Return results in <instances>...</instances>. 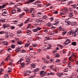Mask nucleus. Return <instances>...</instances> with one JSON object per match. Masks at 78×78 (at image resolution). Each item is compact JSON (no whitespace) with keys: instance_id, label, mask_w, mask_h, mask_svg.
I'll return each mask as SVG.
<instances>
[{"instance_id":"obj_1","label":"nucleus","mask_w":78,"mask_h":78,"mask_svg":"<svg viewBox=\"0 0 78 78\" xmlns=\"http://www.w3.org/2000/svg\"><path fill=\"white\" fill-rule=\"evenodd\" d=\"M70 40L68 39L66 41V42L64 43V45H68V44H70Z\"/></svg>"},{"instance_id":"obj_2","label":"nucleus","mask_w":78,"mask_h":78,"mask_svg":"<svg viewBox=\"0 0 78 78\" xmlns=\"http://www.w3.org/2000/svg\"><path fill=\"white\" fill-rule=\"evenodd\" d=\"M41 28L40 27H37L36 29H34L33 30V32H37V30H41Z\"/></svg>"},{"instance_id":"obj_3","label":"nucleus","mask_w":78,"mask_h":78,"mask_svg":"<svg viewBox=\"0 0 78 78\" xmlns=\"http://www.w3.org/2000/svg\"><path fill=\"white\" fill-rule=\"evenodd\" d=\"M35 1V0H27V1L26 2V3L27 4L30 3H33V2Z\"/></svg>"},{"instance_id":"obj_4","label":"nucleus","mask_w":78,"mask_h":78,"mask_svg":"<svg viewBox=\"0 0 78 78\" xmlns=\"http://www.w3.org/2000/svg\"><path fill=\"white\" fill-rule=\"evenodd\" d=\"M27 43H26V44H25V47H28L29 45H30V42L29 41H28L27 42ZM29 42V43H28Z\"/></svg>"},{"instance_id":"obj_5","label":"nucleus","mask_w":78,"mask_h":78,"mask_svg":"<svg viewBox=\"0 0 78 78\" xmlns=\"http://www.w3.org/2000/svg\"><path fill=\"white\" fill-rule=\"evenodd\" d=\"M7 14V13L5 11L4 12H3L2 13V16H6V15L4 14Z\"/></svg>"},{"instance_id":"obj_6","label":"nucleus","mask_w":78,"mask_h":78,"mask_svg":"<svg viewBox=\"0 0 78 78\" xmlns=\"http://www.w3.org/2000/svg\"><path fill=\"white\" fill-rule=\"evenodd\" d=\"M20 48L18 47L15 50V51H17L18 52H19V51H20V50H20Z\"/></svg>"},{"instance_id":"obj_7","label":"nucleus","mask_w":78,"mask_h":78,"mask_svg":"<svg viewBox=\"0 0 78 78\" xmlns=\"http://www.w3.org/2000/svg\"><path fill=\"white\" fill-rule=\"evenodd\" d=\"M3 26L4 29H5V28H7V27H9V26L8 25H4V24L3 25Z\"/></svg>"},{"instance_id":"obj_8","label":"nucleus","mask_w":78,"mask_h":78,"mask_svg":"<svg viewBox=\"0 0 78 78\" xmlns=\"http://www.w3.org/2000/svg\"><path fill=\"white\" fill-rule=\"evenodd\" d=\"M46 25L47 26V27H49L51 26V23H50L49 22L48 23L46 24Z\"/></svg>"},{"instance_id":"obj_9","label":"nucleus","mask_w":78,"mask_h":78,"mask_svg":"<svg viewBox=\"0 0 78 78\" xmlns=\"http://www.w3.org/2000/svg\"><path fill=\"white\" fill-rule=\"evenodd\" d=\"M71 33H72V34H73V33H75V32H74L73 31H72V30H71V31L69 32L68 34L69 35H71L72 34Z\"/></svg>"},{"instance_id":"obj_10","label":"nucleus","mask_w":78,"mask_h":78,"mask_svg":"<svg viewBox=\"0 0 78 78\" xmlns=\"http://www.w3.org/2000/svg\"><path fill=\"white\" fill-rule=\"evenodd\" d=\"M27 34L28 35H29V34H31V31L30 30H27Z\"/></svg>"},{"instance_id":"obj_11","label":"nucleus","mask_w":78,"mask_h":78,"mask_svg":"<svg viewBox=\"0 0 78 78\" xmlns=\"http://www.w3.org/2000/svg\"><path fill=\"white\" fill-rule=\"evenodd\" d=\"M69 17H73V14L72 13H69Z\"/></svg>"},{"instance_id":"obj_12","label":"nucleus","mask_w":78,"mask_h":78,"mask_svg":"<svg viewBox=\"0 0 78 78\" xmlns=\"http://www.w3.org/2000/svg\"><path fill=\"white\" fill-rule=\"evenodd\" d=\"M2 43H3V44H4V45H7V44H8V42H7L6 41H3Z\"/></svg>"},{"instance_id":"obj_13","label":"nucleus","mask_w":78,"mask_h":78,"mask_svg":"<svg viewBox=\"0 0 78 78\" xmlns=\"http://www.w3.org/2000/svg\"><path fill=\"white\" fill-rule=\"evenodd\" d=\"M72 45H74V46H75L76 45V43L75 42H73L72 43Z\"/></svg>"},{"instance_id":"obj_14","label":"nucleus","mask_w":78,"mask_h":78,"mask_svg":"<svg viewBox=\"0 0 78 78\" xmlns=\"http://www.w3.org/2000/svg\"><path fill=\"white\" fill-rule=\"evenodd\" d=\"M4 78H9V76L7 74H5L4 75Z\"/></svg>"},{"instance_id":"obj_15","label":"nucleus","mask_w":78,"mask_h":78,"mask_svg":"<svg viewBox=\"0 0 78 78\" xmlns=\"http://www.w3.org/2000/svg\"><path fill=\"white\" fill-rule=\"evenodd\" d=\"M25 66V63H22L21 65V67H24Z\"/></svg>"},{"instance_id":"obj_16","label":"nucleus","mask_w":78,"mask_h":78,"mask_svg":"<svg viewBox=\"0 0 78 78\" xmlns=\"http://www.w3.org/2000/svg\"><path fill=\"white\" fill-rule=\"evenodd\" d=\"M45 38L46 40H50V38L49 37H46Z\"/></svg>"},{"instance_id":"obj_17","label":"nucleus","mask_w":78,"mask_h":78,"mask_svg":"<svg viewBox=\"0 0 78 78\" xmlns=\"http://www.w3.org/2000/svg\"><path fill=\"white\" fill-rule=\"evenodd\" d=\"M71 6H73V8H76V5H71Z\"/></svg>"},{"instance_id":"obj_18","label":"nucleus","mask_w":78,"mask_h":78,"mask_svg":"<svg viewBox=\"0 0 78 78\" xmlns=\"http://www.w3.org/2000/svg\"><path fill=\"white\" fill-rule=\"evenodd\" d=\"M15 12H16V10L13 9L12 11V14H14V13H15Z\"/></svg>"},{"instance_id":"obj_19","label":"nucleus","mask_w":78,"mask_h":78,"mask_svg":"<svg viewBox=\"0 0 78 78\" xmlns=\"http://www.w3.org/2000/svg\"><path fill=\"white\" fill-rule=\"evenodd\" d=\"M30 21V19H28L27 20H26L25 22L24 23L25 24H26L27 23H28V22Z\"/></svg>"},{"instance_id":"obj_20","label":"nucleus","mask_w":78,"mask_h":78,"mask_svg":"<svg viewBox=\"0 0 78 78\" xmlns=\"http://www.w3.org/2000/svg\"><path fill=\"white\" fill-rule=\"evenodd\" d=\"M30 54H27L26 55V57H27V58H28L27 59L29 58V57H30Z\"/></svg>"},{"instance_id":"obj_21","label":"nucleus","mask_w":78,"mask_h":78,"mask_svg":"<svg viewBox=\"0 0 78 78\" xmlns=\"http://www.w3.org/2000/svg\"><path fill=\"white\" fill-rule=\"evenodd\" d=\"M18 44H19L20 45H22V41H18L17 42Z\"/></svg>"},{"instance_id":"obj_22","label":"nucleus","mask_w":78,"mask_h":78,"mask_svg":"<svg viewBox=\"0 0 78 78\" xmlns=\"http://www.w3.org/2000/svg\"><path fill=\"white\" fill-rule=\"evenodd\" d=\"M63 71L64 72H68V69L67 68L65 69Z\"/></svg>"},{"instance_id":"obj_23","label":"nucleus","mask_w":78,"mask_h":78,"mask_svg":"<svg viewBox=\"0 0 78 78\" xmlns=\"http://www.w3.org/2000/svg\"><path fill=\"white\" fill-rule=\"evenodd\" d=\"M17 33H18V34H20L22 33V31L20 30L18 31Z\"/></svg>"},{"instance_id":"obj_24","label":"nucleus","mask_w":78,"mask_h":78,"mask_svg":"<svg viewBox=\"0 0 78 78\" xmlns=\"http://www.w3.org/2000/svg\"><path fill=\"white\" fill-rule=\"evenodd\" d=\"M11 47L12 48H15V45L12 44L11 46Z\"/></svg>"},{"instance_id":"obj_25","label":"nucleus","mask_w":78,"mask_h":78,"mask_svg":"<svg viewBox=\"0 0 78 78\" xmlns=\"http://www.w3.org/2000/svg\"><path fill=\"white\" fill-rule=\"evenodd\" d=\"M42 51V49H37V53H39L40 51Z\"/></svg>"},{"instance_id":"obj_26","label":"nucleus","mask_w":78,"mask_h":78,"mask_svg":"<svg viewBox=\"0 0 78 78\" xmlns=\"http://www.w3.org/2000/svg\"><path fill=\"white\" fill-rule=\"evenodd\" d=\"M57 55H55V57H56V58H59V55L58 54H57Z\"/></svg>"},{"instance_id":"obj_27","label":"nucleus","mask_w":78,"mask_h":78,"mask_svg":"<svg viewBox=\"0 0 78 78\" xmlns=\"http://www.w3.org/2000/svg\"><path fill=\"white\" fill-rule=\"evenodd\" d=\"M50 69H52L53 68V65H52L51 66H50Z\"/></svg>"},{"instance_id":"obj_28","label":"nucleus","mask_w":78,"mask_h":78,"mask_svg":"<svg viewBox=\"0 0 78 78\" xmlns=\"http://www.w3.org/2000/svg\"><path fill=\"white\" fill-rule=\"evenodd\" d=\"M6 6V5H3L1 6V9L2 8H3Z\"/></svg>"},{"instance_id":"obj_29","label":"nucleus","mask_w":78,"mask_h":78,"mask_svg":"<svg viewBox=\"0 0 78 78\" xmlns=\"http://www.w3.org/2000/svg\"><path fill=\"white\" fill-rule=\"evenodd\" d=\"M44 72V71H41V72H40V75H42L43 73H44L43 72Z\"/></svg>"},{"instance_id":"obj_30","label":"nucleus","mask_w":78,"mask_h":78,"mask_svg":"<svg viewBox=\"0 0 78 78\" xmlns=\"http://www.w3.org/2000/svg\"><path fill=\"white\" fill-rule=\"evenodd\" d=\"M60 61V60H59V59H57L56 60L55 62H59Z\"/></svg>"},{"instance_id":"obj_31","label":"nucleus","mask_w":78,"mask_h":78,"mask_svg":"<svg viewBox=\"0 0 78 78\" xmlns=\"http://www.w3.org/2000/svg\"><path fill=\"white\" fill-rule=\"evenodd\" d=\"M67 33V31H65L62 32L63 33V35L64 36V35H65Z\"/></svg>"},{"instance_id":"obj_32","label":"nucleus","mask_w":78,"mask_h":78,"mask_svg":"<svg viewBox=\"0 0 78 78\" xmlns=\"http://www.w3.org/2000/svg\"><path fill=\"white\" fill-rule=\"evenodd\" d=\"M49 75H55V74L54 73H49Z\"/></svg>"},{"instance_id":"obj_33","label":"nucleus","mask_w":78,"mask_h":78,"mask_svg":"<svg viewBox=\"0 0 78 78\" xmlns=\"http://www.w3.org/2000/svg\"><path fill=\"white\" fill-rule=\"evenodd\" d=\"M58 13V11H55L53 13V14H57Z\"/></svg>"},{"instance_id":"obj_34","label":"nucleus","mask_w":78,"mask_h":78,"mask_svg":"<svg viewBox=\"0 0 78 78\" xmlns=\"http://www.w3.org/2000/svg\"><path fill=\"white\" fill-rule=\"evenodd\" d=\"M52 27L51 28L52 30H54V29H55V28L53 26V25H52Z\"/></svg>"},{"instance_id":"obj_35","label":"nucleus","mask_w":78,"mask_h":78,"mask_svg":"<svg viewBox=\"0 0 78 78\" xmlns=\"http://www.w3.org/2000/svg\"><path fill=\"white\" fill-rule=\"evenodd\" d=\"M24 11H26V12H28L29 11V10L26 9V10H24Z\"/></svg>"},{"instance_id":"obj_36","label":"nucleus","mask_w":78,"mask_h":78,"mask_svg":"<svg viewBox=\"0 0 78 78\" xmlns=\"http://www.w3.org/2000/svg\"><path fill=\"white\" fill-rule=\"evenodd\" d=\"M12 72V69H9L8 71V72H9V73H10V72Z\"/></svg>"},{"instance_id":"obj_37","label":"nucleus","mask_w":78,"mask_h":78,"mask_svg":"<svg viewBox=\"0 0 78 78\" xmlns=\"http://www.w3.org/2000/svg\"><path fill=\"white\" fill-rule=\"evenodd\" d=\"M37 6H38L39 7H41V6H42L41 5L39 4H37Z\"/></svg>"},{"instance_id":"obj_38","label":"nucleus","mask_w":78,"mask_h":78,"mask_svg":"<svg viewBox=\"0 0 78 78\" xmlns=\"http://www.w3.org/2000/svg\"><path fill=\"white\" fill-rule=\"evenodd\" d=\"M59 23V22H57V23H53V25H55V27H56V23Z\"/></svg>"},{"instance_id":"obj_39","label":"nucleus","mask_w":78,"mask_h":78,"mask_svg":"<svg viewBox=\"0 0 78 78\" xmlns=\"http://www.w3.org/2000/svg\"><path fill=\"white\" fill-rule=\"evenodd\" d=\"M36 22H37L38 23H39V22H41V20H37Z\"/></svg>"},{"instance_id":"obj_40","label":"nucleus","mask_w":78,"mask_h":78,"mask_svg":"<svg viewBox=\"0 0 78 78\" xmlns=\"http://www.w3.org/2000/svg\"><path fill=\"white\" fill-rule=\"evenodd\" d=\"M5 20H0V22H5Z\"/></svg>"},{"instance_id":"obj_41","label":"nucleus","mask_w":78,"mask_h":78,"mask_svg":"<svg viewBox=\"0 0 78 78\" xmlns=\"http://www.w3.org/2000/svg\"><path fill=\"white\" fill-rule=\"evenodd\" d=\"M23 25V23H21L18 26H19V27H22Z\"/></svg>"},{"instance_id":"obj_42","label":"nucleus","mask_w":78,"mask_h":78,"mask_svg":"<svg viewBox=\"0 0 78 78\" xmlns=\"http://www.w3.org/2000/svg\"><path fill=\"white\" fill-rule=\"evenodd\" d=\"M21 51H22L23 53H25V52H26V51H25V50L24 49L21 50Z\"/></svg>"},{"instance_id":"obj_43","label":"nucleus","mask_w":78,"mask_h":78,"mask_svg":"<svg viewBox=\"0 0 78 78\" xmlns=\"http://www.w3.org/2000/svg\"><path fill=\"white\" fill-rule=\"evenodd\" d=\"M41 75L42 77H43V76H44V75H45L46 74H44V73H43V74Z\"/></svg>"},{"instance_id":"obj_44","label":"nucleus","mask_w":78,"mask_h":78,"mask_svg":"<svg viewBox=\"0 0 78 78\" xmlns=\"http://www.w3.org/2000/svg\"><path fill=\"white\" fill-rule=\"evenodd\" d=\"M44 32H45V33H48V30H44Z\"/></svg>"},{"instance_id":"obj_45","label":"nucleus","mask_w":78,"mask_h":78,"mask_svg":"<svg viewBox=\"0 0 78 78\" xmlns=\"http://www.w3.org/2000/svg\"><path fill=\"white\" fill-rule=\"evenodd\" d=\"M72 56H70V57H69V61H70V59H71V58H72Z\"/></svg>"},{"instance_id":"obj_46","label":"nucleus","mask_w":78,"mask_h":78,"mask_svg":"<svg viewBox=\"0 0 78 78\" xmlns=\"http://www.w3.org/2000/svg\"><path fill=\"white\" fill-rule=\"evenodd\" d=\"M27 73H28L27 72H26L25 73H24V75H26V76H27V75H28V74H27Z\"/></svg>"},{"instance_id":"obj_47","label":"nucleus","mask_w":78,"mask_h":78,"mask_svg":"<svg viewBox=\"0 0 78 78\" xmlns=\"http://www.w3.org/2000/svg\"><path fill=\"white\" fill-rule=\"evenodd\" d=\"M11 50V48H9V49H8V51H9V52L10 53L11 52L9 51H10V50Z\"/></svg>"},{"instance_id":"obj_48","label":"nucleus","mask_w":78,"mask_h":78,"mask_svg":"<svg viewBox=\"0 0 78 78\" xmlns=\"http://www.w3.org/2000/svg\"><path fill=\"white\" fill-rule=\"evenodd\" d=\"M3 34V31H1L0 32V34Z\"/></svg>"},{"instance_id":"obj_49","label":"nucleus","mask_w":78,"mask_h":78,"mask_svg":"<svg viewBox=\"0 0 78 78\" xmlns=\"http://www.w3.org/2000/svg\"><path fill=\"white\" fill-rule=\"evenodd\" d=\"M50 60L51 61H52L53 62H54V60H53V59H50Z\"/></svg>"},{"instance_id":"obj_50","label":"nucleus","mask_w":78,"mask_h":78,"mask_svg":"<svg viewBox=\"0 0 78 78\" xmlns=\"http://www.w3.org/2000/svg\"><path fill=\"white\" fill-rule=\"evenodd\" d=\"M45 68H46V66H44L42 68L43 69H45Z\"/></svg>"},{"instance_id":"obj_51","label":"nucleus","mask_w":78,"mask_h":78,"mask_svg":"<svg viewBox=\"0 0 78 78\" xmlns=\"http://www.w3.org/2000/svg\"><path fill=\"white\" fill-rule=\"evenodd\" d=\"M69 11H72L73 9H72L69 8Z\"/></svg>"},{"instance_id":"obj_52","label":"nucleus","mask_w":78,"mask_h":78,"mask_svg":"<svg viewBox=\"0 0 78 78\" xmlns=\"http://www.w3.org/2000/svg\"><path fill=\"white\" fill-rule=\"evenodd\" d=\"M10 3V5H14V4H15L13 2H11Z\"/></svg>"},{"instance_id":"obj_53","label":"nucleus","mask_w":78,"mask_h":78,"mask_svg":"<svg viewBox=\"0 0 78 78\" xmlns=\"http://www.w3.org/2000/svg\"><path fill=\"white\" fill-rule=\"evenodd\" d=\"M72 3V1H69V2L68 3L69 5L70 4V3Z\"/></svg>"},{"instance_id":"obj_54","label":"nucleus","mask_w":78,"mask_h":78,"mask_svg":"<svg viewBox=\"0 0 78 78\" xmlns=\"http://www.w3.org/2000/svg\"><path fill=\"white\" fill-rule=\"evenodd\" d=\"M35 70L36 72H37V71H39V69H35Z\"/></svg>"},{"instance_id":"obj_55","label":"nucleus","mask_w":78,"mask_h":78,"mask_svg":"<svg viewBox=\"0 0 78 78\" xmlns=\"http://www.w3.org/2000/svg\"><path fill=\"white\" fill-rule=\"evenodd\" d=\"M63 75V73H61L60 74H59L58 75V76H60V75Z\"/></svg>"},{"instance_id":"obj_56","label":"nucleus","mask_w":78,"mask_h":78,"mask_svg":"<svg viewBox=\"0 0 78 78\" xmlns=\"http://www.w3.org/2000/svg\"><path fill=\"white\" fill-rule=\"evenodd\" d=\"M15 27H14V26H12L11 27V29H12V30H13V29H14V28Z\"/></svg>"},{"instance_id":"obj_57","label":"nucleus","mask_w":78,"mask_h":78,"mask_svg":"<svg viewBox=\"0 0 78 78\" xmlns=\"http://www.w3.org/2000/svg\"><path fill=\"white\" fill-rule=\"evenodd\" d=\"M17 36H18V37L20 36V34L17 33Z\"/></svg>"},{"instance_id":"obj_58","label":"nucleus","mask_w":78,"mask_h":78,"mask_svg":"<svg viewBox=\"0 0 78 78\" xmlns=\"http://www.w3.org/2000/svg\"><path fill=\"white\" fill-rule=\"evenodd\" d=\"M76 65H78V61H76Z\"/></svg>"},{"instance_id":"obj_59","label":"nucleus","mask_w":78,"mask_h":78,"mask_svg":"<svg viewBox=\"0 0 78 78\" xmlns=\"http://www.w3.org/2000/svg\"><path fill=\"white\" fill-rule=\"evenodd\" d=\"M28 71V70L27 71V73H28V72L29 73H31V71Z\"/></svg>"},{"instance_id":"obj_60","label":"nucleus","mask_w":78,"mask_h":78,"mask_svg":"<svg viewBox=\"0 0 78 78\" xmlns=\"http://www.w3.org/2000/svg\"><path fill=\"white\" fill-rule=\"evenodd\" d=\"M68 24L69 25H70V24H71V23L70 22V21H69Z\"/></svg>"},{"instance_id":"obj_61","label":"nucleus","mask_w":78,"mask_h":78,"mask_svg":"<svg viewBox=\"0 0 78 78\" xmlns=\"http://www.w3.org/2000/svg\"><path fill=\"white\" fill-rule=\"evenodd\" d=\"M46 5L47 6H50L51 4H46Z\"/></svg>"},{"instance_id":"obj_62","label":"nucleus","mask_w":78,"mask_h":78,"mask_svg":"<svg viewBox=\"0 0 78 78\" xmlns=\"http://www.w3.org/2000/svg\"><path fill=\"white\" fill-rule=\"evenodd\" d=\"M9 35H7L6 36H5V38H8Z\"/></svg>"},{"instance_id":"obj_63","label":"nucleus","mask_w":78,"mask_h":78,"mask_svg":"<svg viewBox=\"0 0 78 78\" xmlns=\"http://www.w3.org/2000/svg\"><path fill=\"white\" fill-rule=\"evenodd\" d=\"M23 15H24V14H23V13H22V14H21L20 16H23Z\"/></svg>"},{"instance_id":"obj_64","label":"nucleus","mask_w":78,"mask_h":78,"mask_svg":"<svg viewBox=\"0 0 78 78\" xmlns=\"http://www.w3.org/2000/svg\"><path fill=\"white\" fill-rule=\"evenodd\" d=\"M11 41L12 42V43H14L15 42L14 40H12Z\"/></svg>"}]
</instances>
